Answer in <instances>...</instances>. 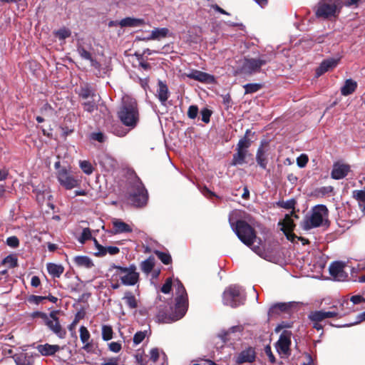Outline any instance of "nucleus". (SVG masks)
Here are the masks:
<instances>
[{"mask_svg": "<svg viewBox=\"0 0 365 365\" xmlns=\"http://www.w3.org/2000/svg\"><path fill=\"white\" fill-rule=\"evenodd\" d=\"M229 223L238 238L255 253L262 255L260 246L254 244L261 243V240L256 235L254 229L256 222L252 215L242 210H234L229 214Z\"/></svg>", "mask_w": 365, "mask_h": 365, "instance_id": "obj_1", "label": "nucleus"}, {"mask_svg": "<svg viewBox=\"0 0 365 365\" xmlns=\"http://www.w3.org/2000/svg\"><path fill=\"white\" fill-rule=\"evenodd\" d=\"M118 114L120 121L125 125L135 127L139 120L136 101L129 96L123 97L122 106Z\"/></svg>", "mask_w": 365, "mask_h": 365, "instance_id": "obj_2", "label": "nucleus"}, {"mask_svg": "<svg viewBox=\"0 0 365 365\" xmlns=\"http://www.w3.org/2000/svg\"><path fill=\"white\" fill-rule=\"evenodd\" d=\"M329 210L324 205L314 206L309 215H307L302 223V227L304 230H309L329 224Z\"/></svg>", "mask_w": 365, "mask_h": 365, "instance_id": "obj_3", "label": "nucleus"}, {"mask_svg": "<svg viewBox=\"0 0 365 365\" xmlns=\"http://www.w3.org/2000/svg\"><path fill=\"white\" fill-rule=\"evenodd\" d=\"M343 6V0H320L316 6L315 14L318 18L331 19L339 16Z\"/></svg>", "mask_w": 365, "mask_h": 365, "instance_id": "obj_4", "label": "nucleus"}, {"mask_svg": "<svg viewBox=\"0 0 365 365\" xmlns=\"http://www.w3.org/2000/svg\"><path fill=\"white\" fill-rule=\"evenodd\" d=\"M111 267L115 269L114 275L119 277L121 283L125 286H134L140 280V274L134 264L128 267L113 264Z\"/></svg>", "mask_w": 365, "mask_h": 365, "instance_id": "obj_5", "label": "nucleus"}, {"mask_svg": "<svg viewBox=\"0 0 365 365\" xmlns=\"http://www.w3.org/2000/svg\"><path fill=\"white\" fill-rule=\"evenodd\" d=\"M176 294L175 310L171 317L172 321H177L181 319L186 313L188 302L187 295L182 284L178 281L176 284Z\"/></svg>", "mask_w": 365, "mask_h": 365, "instance_id": "obj_6", "label": "nucleus"}, {"mask_svg": "<svg viewBox=\"0 0 365 365\" xmlns=\"http://www.w3.org/2000/svg\"><path fill=\"white\" fill-rule=\"evenodd\" d=\"M56 177L59 185L67 190L79 187L81 182L78 176L75 175L70 168L56 172Z\"/></svg>", "mask_w": 365, "mask_h": 365, "instance_id": "obj_7", "label": "nucleus"}, {"mask_svg": "<svg viewBox=\"0 0 365 365\" xmlns=\"http://www.w3.org/2000/svg\"><path fill=\"white\" fill-rule=\"evenodd\" d=\"M148 195L142 182L138 178L131 187L129 200L135 207H143L146 205Z\"/></svg>", "mask_w": 365, "mask_h": 365, "instance_id": "obj_8", "label": "nucleus"}, {"mask_svg": "<svg viewBox=\"0 0 365 365\" xmlns=\"http://www.w3.org/2000/svg\"><path fill=\"white\" fill-rule=\"evenodd\" d=\"M245 296L240 287L232 285L227 288L223 293V303L225 305L235 308L244 304Z\"/></svg>", "mask_w": 365, "mask_h": 365, "instance_id": "obj_9", "label": "nucleus"}, {"mask_svg": "<svg viewBox=\"0 0 365 365\" xmlns=\"http://www.w3.org/2000/svg\"><path fill=\"white\" fill-rule=\"evenodd\" d=\"M41 318L44 320L46 325L60 339H64L66 336V331L62 328L58 317L56 312H51L48 316L46 314H41Z\"/></svg>", "mask_w": 365, "mask_h": 365, "instance_id": "obj_10", "label": "nucleus"}, {"mask_svg": "<svg viewBox=\"0 0 365 365\" xmlns=\"http://www.w3.org/2000/svg\"><path fill=\"white\" fill-rule=\"evenodd\" d=\"M337 313L330 312L325 310H315L311 312L308 315V319L312 322V326L317 330H321L324 326L322 322L327 319H334V316H336Z\"/></svg>", "mask_w": 365, "mask_h": 365, "instance_id": "obj_11", "label": "nucleus"}, {"mask_svg": "<svg viewBox=\"0 0 365 365\" xmlns=\"http://www.w3.org/2000/svg\"><path fill=\"white\" fill-rule=\"evenodd\" d=\"M269 60L264 56L259 58H245L242 66V71L246 74H252L260 71L262 66H264Z\"/></svg>", "mask_w": 365, "mask_h": 365, "instance_id": "obj_12", "label": "nucleus"}, {"mask_svg": "<svg viewBox=\"0 0 365 365\" xmlns=\"http://www.w3.org/2000/svg\"><path fill=\"white\" fill-rule=\"evenodd\" d=\"M270 151L271 147L269 141L262 140L256 153V161L262 169L267 168Z\"/></svg>", "mask_w": 365, "mask_h": 365, "instance_id": "obj_13", "label": "nucleus"}, {"mask_svg": "<svg viewBox=\"0 0 365 365\" xmlns=\"http://www.w3.org/2000/svg\"><path fill=\"white\" fill-rule=\"evenodd\" d=\"M291 333L288 331H283L277 342L276 349L279 355L288 356L290 354Z\"/></svg>", "mask_w": 365, "mask_h": 365, "instance_id": "obj_14", "label": "nucleus"}, {"mask_svg": "<svg viewBox=\"0 0 365 365\" xmlns=\"http://www.w3.org/2000/svg\"><path fill=\"white\" fill-rule=\"evenodd\" d=\"M330 312L337 313L336 316H334V319H341L352 311V307H350V302L347 299H343L341 301L333 304L329 308Z\"/></svg>", "mask_w": 365, "mask_h": 365, "instance_id": "obj_15", "label": "nucleus"}, {"mask_svg": "<svg viewBox=\"0 0 365 365\" xmlns=\"http://www.w3.org/2000/svg\"><path fill=\"white\" fill-rule=\"evenodd\" d=\"M346 263L342 262H334L329 266V274L336 281H345L348 278V274L344 270Z\"/></svg>", "mask_w": 365, "mask_h": 365, "instance_id": "obj_16", "label": "nucleus"}, {"mask_svg": "<svg viewBox=\"0 0 365 365\" xmlns=\"http://www.w3.org/2000/svg\"><path fill=\"white\" fill-rule=\"evenodd\" d=\"M185 75L190 79H193L201 83H213L215 81L213 76L198 70H192L190 73H185Z\"/></svg>", "mask_w": 365, "mask_h": 365, "instance_id": "obj_17", "label": "nucleus"}, {"mask_svg": "<svg viewBox=\"0 0 365 365\" xmlns=\"http://www.w3.org/2000/svg\"><path fill=\"white\" fill-rule=\"evenodd\" d=\"M282 230L284 232V235H286L287 240L294 242V239L297 237L294 234H293L292 232L294 230V227L295 226L293 220L291 217V215H286L283 222H282Z\"/></svg>", "mask_w": 365, "mask_h": 365, "instance_id": "obj_18", "label": "nucleus"}, {"mask_svg": "<svg viewBox=\"0 0 365 365\" xmlns=\"http://www.w3.org/2000/svg\"><path fill=\"white\" fill-rule=\"evenodd\" d=\"M350 171V167L346 164L335 163L331 170V178L340 180L345 178Z\"/></svg>", "mask_w": 365, "mask_h": 365, "instance_id": "obj_19", "label": "nucleus"}, {"mask_svg": "<svg viewBox=\"0 0 365 365\" xmlns=\"http://www.w3.org/2000/svg\"><path fill=\"white\" fill-rule=\"evenodd\" d=\"M255 358L256 354L255 350L250 347L241 351L236 358L235 361L237 364H242L244 363H252L255 360Z\"/></svg>", "mask_w": 365, "mask_h": 365, "instance_id": "obj_20", "label": "nucleus"}, {"mask_svg": "<svg viewBox=\"0 0 365 365\" xmlns=\"http://www.w3.org/2000/svg\"><path fill=\"white\" fill-rule=\"evenodd\" d=\"M64 346L52 345L49 344H41L37 346V350L43 356H53L58 351L63 349Z\"/></svg>", "mask_w": 365, "mask_h": 365, "instance_id": "obj_21", "label": "nucleus"}, {"mask_svg": "<svg viewBox=\"0 0 365 365\" xmlns=\"http://www.w3.org/2000/svg\"><path fill=\"white\" fill-rule=\"evenodd\" d=\"M158 88L156 91V96L163 105H165L170 96L168 87L162 81L159 80L158 83Z\"/></svg>", "mask_w": 365, "mask_h": 365, "instance_id": "obj_22", "label": "nucleus"}, {"mask_svg": "<svg viewBox=\"0 0 365 365\" xmlns=\"http://www.w3.org/2000/svg\"><path fill=\"white\" fill-rule=\"evenodd\" d=\"M112 224L114 234L129 233L133 231L132 227L128 224L119 219H113Z\"/></svg>", "mask_w": 365, "mask_h": 365, "instance_id": "obj_23", "label": "nucleus"}, {"mask_svg": "<svg viewBox=\"0 0 365 365\" xmlns=\"http://www.w3.org/2000/svg\"><path fill=\"white\" fill-rule=\"evenodd\" d=\"M99 163L107 171L113 170L116 165V160L108 154H103L100 157Z\"/></svg>", "mask_w": 365, "mask_h": 365, "instance_id": "obj_24", "label": "nucleus"}, {"mask_svg": "<svg viewBox=\"0 0 365 365\" xmlns=\"http://www.w3.org/2000/svg\"><path fill=\"white\" fill-rule=\"evenodd\" d=\"M338 61L334 58H329L322 62L319 67L316 70L317 76H320L329 70L334 68L337 65Z\"/></svg>", "mask_w": 365, "mask_h": 365, "instance_id": "obj_25", "label": "nucleus"}, {"mask_svg": "<svg viewBox=\"0 0 365 365\" xmlns=\"http://www.w3.org/2000/svg\"><path fill=\"white\" fill-rule=\"evenodd\" d=\"M144 24V19L131 17L124 18L118 22V25L121 27H138L143 26Z\"/></svg>", "mask_w": 365, "mask_h": 365, "instance_id": "obj_26", "label": "nucleus"}, {"mask_svg": "<svg viewBox=\"0 0 365 365\" xmlns=\"http://www.w3.org/2000/svg\"><path fill=\"white\" fill-rule=\"evenodd\" d=\"M73 262L78 267L91 269L94 266L93 262L88 256H76Z\"/></svg>", "mask_w": 365, "mask_h": 365, "instance_id": "obj_27", "label": "nucleus"}, {"mask_svg": "<svg viewBox=\"0 0 365 365\" xmlns=\"http://www.w3.org/2000/svg\"><path fill=\"white\" fill-rule=\"evenodd\" d=\"M248 150L236 148V153L233 155L231 162L232 165H242L245 163V158L247 155Z\"/></svg>", "mask_w": 365, "mask_h": 365, "instance_id": "obj_28", "label": "nucleus"}, {"mask_svg": "<svg viewBox=\"0 0 365 365\" xmlns=\"http://www.w3.org/2000/svg\"><path fill=\"white\" fill-rule=\"evenodd\" d=\"M169 33V30L167 28H156L151 31V34L149 36L146 37L145 39L147 41L150 40H160L161 38H165Z\"/></svg>", "mask_w": 365, "mask_h": 365, "instance_id": "obj_29", "label": "nucleus"}, {"mask_svg": "<svg viewBox=\"0 0 365 365\" xmlns=\"http://www.w3.org/2000/svg\"><path fill=\"white\" fill-rule=\"evenodd\" d=\"M80 339L81 342L83 344V349L86 351H88L91 346V344L89 342L91 334L87 328L84 326H81L79 329Z\"/></svg>", "mask_w": 365, "mask_h": 365, "instance_id": "obj_30", "label": "nucleus"}, {"mask_svg": "<svg viewBox=\"0 0 365 365\" xmlns=\"http://www.w3.org/2000/svg\"><path fill=\"white\" fill-rule=\"evenodd\" d=\"M16 365H33V359L26 353L21 352L13 356Z\"/></svg>", "mask_w": 365, "mask_h": 365, "instance_id": "obj_31", "label": "nucleus"}, {"mask_svg": "<svg viewBox=\"0 0 365 365\" xmlns=\"http://www.w3.org/2000/svg\"><path fill=\"white\" fill-rule=\"evenodd\" d=\"M357 87V83L352 79H347L344 86L341 88V93L343 96H349L354 93Z\"/></svg>", "mask_w": 365, "mask_h": 365, "instance_id": "obj_32", "label": "nucleus"}, {"mask_svg": "<svg viewBox=\"0 0 365 365\" xmlns=\"http://www.w3.org/2000/svg\"><path fill=\"white\" fill-rule=\"evenodd\" d=\"M123 299L125 301L126 305L130 309H136L138 307V302L134 296V294L131 292H125Z\"/></svg>", "mask_w": 365, "mask_h": 365, "instance_id": "obj_33", "label": "nucleus"}, {"mask_svg": "<svg viewBox=\"0 0 365 365\" xmlns=\"http://www.w3.org/2000/svg\"><path fill=\"white\" fill-rule=\"evenodd\" d=\"M47 269L53 277H59L64 270L63 266L53 263L48 264Z\"/></svg>", "mask_w": 365, "mask_h": 365, "instance_id": "obj_34", "label": "nucleus"}, {"mask_svg": "<svg viewBox=\"0 0 365 365\" xmlns=\"http://www.w3.org/2000/svg\"><path fill=\"white\" fill-rule=\"evenodd\" d=\"M141 270L145 273L149 274L155 266V259L153 257H148L147 259L140 263Z\"/></svg>", "mask_w": 365, "mask_h": 365, "instance_id": "obj_35", "label": "nucleus"}, {"mask_svg": "<svg viewBox=\"0 0 365 365\" xmlns=\"http://www.w3.org/2000/svg\"><path fill=\"white\" fill-rule=\"evenodd\" d=\"M79 96L86 99L89 97L94 98L96 96L95 91L88 85H86L81 88L79 91Z\"/></svg>", "mask_w": 365, "mask_h": 365, "instance_id": "obj_36", "label": "nucleus"}, {"mask_svg": "<svg viewBox=\"0 0 365 365\" xmlns=\"http://www.w3.org/2000/svg\"><path fill=\"white\" fill-rule=\"evenodd\" d=\"M77 51L82 58L90 61L91 65L95 66L96 61H94L93 58H92L91 53L89 51H86L83 46H78Z\"/></svg>", "mask_w": 365, "mask_h": 365, "instance_id": "obj_37", "label": "nucleus"}, {"mask_svg": "<svg viewBox=\"0 0 365 365\" xmlns=\"http://www.w3.org/2000/svg\"><path fill=\"white\" fill-rule=\"evenodd\" d=\"M292 303H278L272 307L270 311L272 312H286L292 307Z\"/></svg>", "mask_w": 365, "mask_h": 365, "instance_id": "obj_38", "label": "nucleus"}, {"mask_svg": "<svg viewBox=\"0 0 365 365\" xmlns=\"http://www.w3.org/2000/svg\"><path fill=\"white\" fill-rule=\"evenodd\" d=\"M102 339L104 341H109L113 339V328L110 325H103L102 326Z\"/></svg>", "mask_w": 365, "mask_h": 365, "instance_id": "obj_39", "label": "nucleus"}, {"mask_svg": "<svg viewBox=\"0 0 365 365\" xmlns=\"http://www.w3.org/2000/svg\"><path fill=\"white\" fill-rule=\"evenodd\" d=\"M2 264H7L11 268L16 267L18 266L17 257L14 255H9L4 259Z\"/></svg>", "mask_w": 365, "mask_h": 365, "instance_id": "obj_40", "label": "nucleus"}, {"mask_svg": "<svg viewBox=\"0 0 365 365\" xmlns=\"http://www.w3.org/2000/svg\"><path fill=\"white\" fill-rule=\"evenodd\" d=\"M155 254L165 264H169L172 261L171 256L168 253L156 250L155 251Z\"/></svg>", "mask_w": 365, "mask_h": 365, "instance_id": "obj_41", "label": "nucleus"}, {"mask_svg": "<svg viewBox=\"0 0 365 365\" xmlns=\"http://www.w3.org/2000/svg\"><path fill=\"white\" fill-rule=\"evenodd\" d=\"M244 88L245 90V93H253L258 91L261 88L262 85L259 83H247L245 85Z\"/></svg>", "mask_w": 365, "mask_h": 365, "instance_id": "obj_42", "label": "nucleus"}, {"mask_svg": "<svg viewBox=\"0 0 365 365\" xmlns=\"http://www.w3.org/2000/svg\"><path fill=\"white\" fill-rule=\"evenodd\" d=\"M353 197L359 203L365 202V189L364 190H355L352 192Z\"/></svg>", "mask_w": 365, "mask_h": 365, "instance_id": "obj_43", "label": "nucleus"}, {"mask_svg": "<svg viewBox=\"0 0 365 365\" xmlns=\"http://www.w3.org/2000/svg\"><path fill=\"white\" fill-rule=\"evenodd\" d=\"M54 34L60 40H64L71 36V32L69 29L63 28L56 31Z\"/></svg>", "mask_w": 365, "mask_h": 365, "instance_id": "obj_44", "label": "nucleus"}, {"mask_svg": "<svg viewBox=\"0 0 365 365\" xmlns=\"http://www.w3.org/2000/svg\"><path fill=\"white\" fill-rule=\"evenodd\" d=\"M80 168L83 172L87 175H91L93 173V168L91 163L86 160L80 162Z\"/></svg>", "mask_w": 365, "mask_h": 365, "instance_id": "obj_45", "label": "nucleus"}, {"mask_svg": "<svg viewBox=\"0 0 365 365\" xmlns=\"http://www.w3.org/2000/svg\"><path fill=\"white\" fill-rule=\"evenodd\" d=\"M251 143L252 141L249 138H247V137H243L239 140L237 145V148L247 150L249 147L251 145Z\"/></svg>", "mask_w": 365, "mask_h": 365, "instance_id": "obj_46", "label": "nucleus"}, {"mask_svg": "<svg viewBox=\"0 0 365 365\" xmlns=\"http://www.w3.org/2000/svg\"><path fill=\"white\" fill-rule=\"evenodd\" d=\"M91 238V232L89 228H84L81 233V237L78 238V241L83 244L86 240Z\"/></svg>", "mask_w": 365, "mask_h": 365, "instance_id": "obj_47", "label": "nucleus"}, {"mask_svg": "<svg viewBox=\"0 0 365 365\" xmlns=\"http://www.w3.org/2000/svg\"><path fill=\"white\" fill-rule=\"evenodd\" d=\"M35 191L36 192V198L38 202H43L45 197L46 196L48 197L50 192L47 188H45L43 190L36 189Z\"/></svg>", "mask_w": 365, "mask_h": 365, "instance_id": "obj_48", "label": "nucleus"}, {"mask_svg": "<svg viewBox=\"0 0 365 365\" xmlns=\"http://www.w3.org/2000/svg\"><path fill=\"white\" fill-rule=\"evenodd\" d=\"M309 160L308 156L306 154H301L297 158V164L299 168H304Z\"/></svg>", "mask_w": 365, "mask_h": 365, "instance_id": "obj_49", "label": "nucleus"}, {"mask_svg": "<svg viewBox=\"0 0 365 365\" xmlns=\"http://www.w3.org/2000/svg\"><path fill=\"white\" fill-rule=\"evenodd\" d=\"M94 242L98 250L96 255L98 257L105 256L106 255V247H103L100 245L96 239H94Z\"/></svg>", "mask_w": 365, "mask_h": 365, "instance_id": "obj_50", "label": "nucleus"}, {"mask_svg": "<svg viewBox=\"0 0 365 365\" xmlns=\"http://www.w3.org/2000/svg\"><path fill=\"white\" fill-rule=\"evenodd\" d=\"M108 348L110 351L118 353L122 349V345L120 342L113 341L108 344Z\"/></svg>", "mask_w": 365, "mask_h": 365, "instance_id": "obj_51", "label": "nucleus"}, {"mask_svg": "<svg viewBox=\"0 0 365 365\" xmlns=\"http://www.w3.org/2000/svg\"><path fill=\"white\" fill-rule=\"evenodd\" d=\"M296 201L294 199L279 202V206L286 209H294Z\"/></svg>", "mask_w": 365, "mask_h": 365, "instance_id": "obj_52", "label": "nucleus"}, {"mask_svg": "<svg viewBox=\"0 0 365 365\" xmlns=\"http://www.w3.org/2000/svg\"><path fill=\"white\" fill-rule=\"evenodd\" d=\"M6 244L11 247L16 248L19 245V240L15 236L9 237L6 240Z\"/></svg>", "mask_w": 365, "mask_h": 365, "instance_id": "obj_53", "label": "nucleus"}, {"mask_svg": "<svg viewBox=\"0 0 365 365\" xmlns=\"http://www.w3.org/2000/svg\"><path fill=\"white\" fill-rule=\"evenodd\" d=\"M172 287V279L171 278H168L165 282V284L161 287V292L164 294L170 293Z\"/></svg>", "mask_w": 365, "mask_h": 365, "instance_id": "obj_54", "label": "nucleus"}, {"mask_svg": "<svg viewBox=\"0 0 365 365\" xmlns=\"http://www.w3.org/2000/svg\"><path fill=\"white\" fill-rule=\"evenodd\" d=\"M145 337V333L143 331H138L133 336V343L135 344H139L141 343Z\"/></svg>", "mask_w": 365, "mask_h": 365, "instance_id": "obj_55", "label": "nucleus"}, {"mask_svg": "<svg viewBox=\"0 0 365 365\" xmlns=\"http://www.w3.org/2000/svg\"><path fill=\"white\" fill-rule=\"evenodd\" d=\"M198 113V108L196 106H190L187 110V116L191 118L194 119L197 117Z\"/></svg>", "mask_w": 365, "mask_h": 365, "instance_id": "obj_56", "label": "nucleus"}, {"mask_svg": "<svg viewBox=\"0 0 365 365\" xmlns=\"http://www.w3.org/2000/svg\"><path fill=\"white\" fill-rule=\"evenodd\" d=\"M237 330H240L239 327H231L228 331H223L220 334V337L222 339L223 341H226L227 339V335L230 334V333H233Z\"/></svg>", "mask_w": 365, "mask_h": 365, "instance_id": "obj_57", "label": "nucleus"}, {"mask_svg": "<svg viewBox=\"0 0 365 365\" xmlns=\"http://www.w3.org/2000/svg\"><path fill=\"white\" fill-rule=\"evenodd\" d=\"M83 106L84 110L89 113L93 112L94 110H96L97 108V106L93 101L85 102L83 104Z\"/></svg>", "mask_w": 365, "mask_h": 365, "instance_id": "obj_58", "label": "nucleus"}, {"mask_svg": "<svg viewBox=\"0 0 365 365\" xmlns=\"http://www.w3.org/2000/svg\"><path fill=\"white\" fill-rule=\"evenodd\" d=\"M211 114H212V112L209 109H207V108L202 109L201 110L202 120L206 123H209Z\"/></svg>", "mask_w": 365, "mask_h": 365, "instance_id": "obj_59", "label": "nucleus"}, {"mask_svg": "<svg viewBox=\"0 0 365 365\" xmlns=\"http://www.w3.org/2000/svg\"><path fill=\"white\" fill-rule=\"evenodd\" d=\"M264 353L268 356L269 361L273 364L275 362V357L272 351L271 346L269 345H267L264 347Z\"/></svg>", "mask_w": 365, "mask_h": 365, "instance_id": "obj_60", "label": "nucleus"}, {"mask_svg": "<svg viewBox=\"0 0 365 365\" xmlns=\"http://www.w3.org/2000/svg\"><path fill=\"white\" fill-rule=\"evenodd\" d=\"M150 359L153 362H156L159 358V350L157 348L152 349L150 351Z\"/></svg>", "mask_w": 365, "mask_h": 365, "instance_id": "obj_61", "label": "nucleus"}, {"mask_svg": "<svg viewBox=\"0 0 365 365\" xmlns=\"http://www.w3.org/2000/svg\"><path fill=\"white\" fill-rule=\"evenodd\" d=\"M350 301L353 303L352 305L360 304L365 301L364 298L361 295H354L351 297ZM353 307V306H351Z\"/></svg>", "mask_w": 365, "mask_h": 365, "instance_id": "obj_62", "label": "nucleus"}, {"mask_svg": "<svg viewBox=\"0 0 365 365\" xmlns=\"http://www.w3.org/2000/svg\"><path fill=\"white\" fill-rule=\"evenodd\" d=\"M44 299H46V297L32 295L29 298V302L38 304Z\"/></svg>", "mask_w": 365, "mask_h": 365, "instance_id": "obj_63", "label": "nucleus"}, {"mask_svg": "<svg viewBox=\"0 0 365 365\" xmlns=\"http://www.w3.org/2000/svg\"><path fill=\"white\" fill-rule=\"evenodd\" d=\"M102 365H119L118 359L116 357L109 358Z\"/></svg>", "mask_w": 365, "mask_h": 365, "instance_id": "obj_64", "label": "nucleus"}]
</instances>
